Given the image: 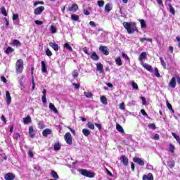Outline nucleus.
Listing matches in <instances>:
<instances>
[{
    "mask_svg": "<svg viewBox=\"0 0 180 180\" xmlns=\"http://www.w3.org/2000/svg\"><path fill=\"white\" fill-rule=\"evenodd\" d=\"M122 25L129 34H133L134 32H139V28H137V23L135 22H132V24L130 22H124Z\"/></svg>",
    "mask_w": 180,
    "mask_h": 180,
    "instance_id": "1",
    "label": "nucleus"
},
{
    "mask_svg": "<svg viewBox=\"0 0 180 180\" xmlns=\"http://www.w3.org/2000/svg\"><path fill=\"white\" fill-rule=\"evenodd\" d=\"M23 60L18 59L15 63V71L17 74H22L23 72Z\"/></svg>",
    "mask_w": 180,
    "mask_h": 180,
    "instance_id": "2",
    "label": "nucleus"
},
{
    "mask_svg": "<svg viewBox=\"0 0 180 180\" xmlns=\"http://www.w3.org/2000/svg\"><path fill=\"white\" fill-rule=\"evenodd\" d=\"M79 174L83 176H86V178H94L95 177V172L91 171H88L85 169H82L79 171Z\"/></svg>",
    "mask_w": 180,
    "mask_h": 180,
    "instance_id": "3",
    "label": "nucleus"
},
{
    "mask_svg": "<svg viewBox=\"0 0 180 180\" xmlns=\"http://www.w3.org/2000/svg\"><path fill=\"white\" fill-rule=\"evenodd\" d=\"M64 139L66 144H68L69 146L72 145V135H71V133L67 132L64 136Z\"/></svg>",
    "mask_w": 180,
    "mask_h": 180,
    "instance_id": "4",
    "label": "nucleus"
},
{
    "mask_svg": "<svg viewBox=\"0 0 180 180\" xmlns=\"http://www.w3.org/2000/svg\"><path fill=\"white\" fill-rule=\"evenodd\" d=\"M44 9H45L44 6H41L34 10V13L36 16L39 15H41L44 11Z\"/></svg>",
    "mask_w": 180,
    "mask_h": 180,
    "instance_id": "5",
    "label": "nucleus"
},
{
    "mask_svg": "<svg viewBox=\"0 0 180 180\" xmlns=\"http://www.w3.org/2000/svg\"><path fill=\"white\" fill-rule=\"evenodd\" d=\"M99 50L104 54V56H109V49H108V46L101 45L99 46Z\"/></svg>",
    "mask_w": 180,
    "mask_h": 180,
    "instance_id": "6",
    "label": "nucleus"
},
{
    "mask_svg": "<svg viewBox=\"0 0 180 180\" xmlns=\"http://www.w3.org/2000/svg\"><path fill=\"white\" fill-rule=\"evenodd\" d=\"M134 162H136L139 165H141V167H144V160H141V158L139 157H134L133 158Z\"/></svg>",
    "mask_w": 180,
    "mask_h": 180,
    "instance_id": "7",
    "label": "nucleus"
},
{
    "mask_svg": "<svg viewBox=\"0 0 180 180\" xmlns=\"http://www.w3.org/2000/svg\"><path fill=\"white\" fill-rule=\"evenodd\" d=\"M68 11L69 12H75L76 11H78V5L77 4H72L71 6L68 8Z\"/></svg>",
    "mask_w": 180,
    "mask_h": 180,
    "instance_id": "8",
    "label": "nucleus"
},
{
    "mask_svg": "<svg viewBox=\"0 0 180 180\" xmlns=\"http://www.w3.org/2000/svg\"><path fill=\"white\" fill-rule=\"evenodd\" d=\"M120 160L124 167H127L129 165V158H127L126 155L121 156Z\"/></svg>",
    "mask_w": 180,
    "mask_h": 180,
    "instance_id": "9",
    "label": "nucleus"
},
{
    "mask_svg": "<svg viewBox=\"0 0 180 180\" xmlns=\"http://www.w3.org/2000/svg\"><path fill=\"white\" fill-rule=\"evenodd\" d=\"M90 58L93 60V61H99V56H98V54L95 51H93L91 53Z\"/></svg>",
    "mask_w": 180,
    "mask_h": 180,
    "instance_id": "10",
    "label": "nucleus"
},
{
    "mask_svg": "<svg viewBox=\"0 0 180 180\" xmlns=\"http://www.w3.org/2000/svg\"><path fill=\"white\" fill-rule=\"evenodd\" d=\"M176 86V78L172 77L169 83V88H175Z\"/></svg>",
    "mask_w": 180,
    "mask_h": 180,
    "instance_id": "11",
    "label": "nucleus"
},
{
    "mask_svg": "<svg viewBox=\"0 0 180 180\" xmlns=\"http://www.w3.org/2000/svg\"><path fill=\"white\" fill-rule=\"evenodd\" d=\"M6 100L7 105H11V102H12V97L11 96V93L8 91L6 92Z\"/></svg>",
    "mask_w": 180,
    "mask_h": 180,
    "instance_id": "12",
    "label": "nucleus"
},
{
    "mask_svg": "<svg viewBox=\"0 0 180 180\" xmlns=\"http://www.w3.org/2000/svg\"><path fill=\"white\" fill-rule=\"evenodd\" d=\"M142 180H154V176L151 173L144 174L142 177Z\"/></svg>",
    "mask_w": 180,
    "mask_h": 180,
    "instance_id": "13",
    "label": "nucleus"
},
{
    "mask_svg": "<svg viewBox=\"0 0 180 180\" xmlns=\"http://www.w3.org/2000/svg\"><path fill=\"white\" fill-rule=\"evenodd\" d=\"M96 70L98 71L99 74H102L103 72V65L101 63H96Z\"/></svg>",
    "mask_w": 180,
    "mask_h": 180,
    "instance_id": "14",
    "label": "nucleus"
},
{
    "mask_svg": "<svg viewBox=\"0 0 180 180\" xmlns=\"http://www.w3.org/2000/svg\"><path fill=\"white\" fill-rule=\"evenodd\" d=\"M29 135L31 139H34L36 134H34V129H33V126L29 127Z\"/></svg>",
    "mask_w": 180,
    "mask_h": 180,
    "instance_id": "15",
    "label": "nucleus"
},
{
    "mask_svg": "<svg viewBox=\"0 0 180 180\" xmlns=\"http://www.w3.org/2000/svg\"><path fill=\"white\" fill-rule=\"evenodd\" d=\"M143 68H145V70H147V71H149V72H153L154 70H153V66L150 65L147 63H143L142 64Z\"/></svg>",
    "mask_w": 180,
    "mask_h": 180,
    "instance_id": "16",
    "label": "nucleus"
},
{
    "mask_svg": "<svg viewBox=\"0 0 180 180\" xmlns=\"http://www.w3.org/2000/svg\"><path fill=\"white\" fill-rule=\"evenodd\" d=\"M49 46L50 47H52V49L55 51H58L60 50V46H58V44H56V43H53V42H49Z\"/></svg>",
    "mask_w": 180,
    "mask_h": 180,
    "instance_id": "17",
    "label": "nucleus"
},
{
    "mask_svg": "<svg viewBox=\"0 0 180 180\" xmlns=\"http://www.w3.org/2000/svg\"><path fill=\"white\" fill-rule=\"evenodd\" d=\"M4 179L6 180H14L15 179V174L12 173H7L5 176Z\"/></svg>",
    "mask_w": 180,
    "mask_h": 180,
    "instance_id": "18",
    "label": "nucleus"
},
{
    "mask_svg": "<svg viewBox=\"0 0 180 180\" xmlns=\"http://www.w3.org/2000/svg\"><path fill=\"white\" fill-rule=\"evenodd\" d=\"M24 124H29V123H32V117L30 115H27L26 117L22 119Z\"/></svg>",
    "mask_w": 180,
    "mask_h": 180,
    "instance_id": "19",
    "label": "nucleus"
},
{
    "mask_svg": "<svg viewBox=\"0 0 180 180\" xmlns=\"http://www.w3.org/2000/svg\"><path fill=\"white\" fill-rule=\"evenodd\" d=\"M51 129L46 128L42 131V136H44V137H47V136H49V134H51Z\"/></svg>",
    "mask_w": 180,
    "mask_h": 180,
    "instance_id": "20",
    "label": "nucleus"
},
{
    "mask_svg": "<svg viewBox=\"0 0 180 180\" xmlns=\"http://www.w3.org/2000/svg\"><path fill=\"white\" fill-rule=\"evenodd\" d=\"M49 109L51 110H52L53 112H54L55 113H56V115H58V110H57V108H56V106L54 105V104H53V103H49Z\"/></svg>",
    "mask_w": 180,
    "mask_h": 180,
    "instance_id": "21",
    "label": "nucleus"
},
{
    "mask_svg": "<svg viewBox=\"0 0 180 180\" xmlns=\"http://www.w3.org/2000/svg\"><path fill=\"white\" fill-rule=\"evenodd\" d=\"M41 66L42 72H45L46 74H47V67L46 66V62L41 61Z\"/></svg>",
    "mask_w": 180,
    "mask_h": 180,
    "instance_id": "22",
    "label": "nucleus"
},
{
    "mask_svg": "<svg viewBox=\"0 0 180 180\" xmlns=\"http://www.w3.org/2000/svg\"><path fill=\"white\" fill-rule=\"evenodd\" d=\"M144 58H147V53L146 52H142L139 57V61H143Z\"/></svg>",
    "mask_w": 180,
    "mask_h": 180,
    "instance_id": "23",
    "label": "nucleus"
},
{
    "mask_svg": "<svg viewBox=\"0 0 180 180\" xmlns=\"http://www.w3.org/2000/svg\"><path fill=\"white\" fill-rule=\"evenodd\" d=\"M53 149L55 151H58L59 150H61V145H60L59 142H56L54 143Z\"/></svg>",
    "mask_w": 180,
    "mask_h": 180,
    "instance_id": "24",
    "label": "nucleus"
},
{
    "mask_svg": "<svg viewBox=\"0 0 180 180\" xmlns=\"http://www.w3.org/2000/svg\"><path fill=\"white\" fill-rule=\"evenodd\" d=\"M111 10H112V6L110 5V4L109 3L106 4L105 6V12H107V13H109Z\"/></svg>",
    "mask_w": 180,
    "mask_h": 180,
    "instance_id": "25",
    "label": "nucleus"
},
{
    "mask_svg": "<svg viewBox=\"0 0 180 180\" xmlns=\"http://www.w3.org/2000/svg\"><path fill=\"white\" fill-rule=\"evenodd\" d=\"M116 129L117 131H120V133H124V129H123V127L119 124H116Z\"/></svg>",
    "mask_w": 180,
    "mask_h": 180,
    "instance_id": "26",
    "label": "nucleus"
},
{
    "mask_svg": "<svg viewBox=\"0 0 180 180\" xmlns=\"http://www.w3.org/2000/svg\"><path fill=\"white\" fill-rule=\"evenodd\" d=\"M15 51V49H13L12 47L8 46L5 51L6 54L8 56V54H11V53H13Z\"/></svg>",
    "mask_w": 180,
    "mask_h": 180,
    "instance_id": "27",
    "label": "nucleus"
},
{
    "mask_svg": "<svg viewBox=\"0 0 180 180\" xmlns=\"http://www.w3.org/2000/svg\"><path fill=\"white\" fill-rule=\"evenodd\" d=\"M100 99L103 105H106L108 103V98H106V96H102Z\"/></svg>",
    "mask_w": 180,
    "mask_h": 180,
    "instance_id": "28",
    "label": "nucleus"
},
{
    "mask_svg": "<svg viewBox=\"0 0 180 180\" xmlns=\"http://www.w3.org/2000/svg\"><path fill=\"white\" fill-rule=\"evenodd\" d=\"M139 41L141 43H144V41H150V43H153V39L151 38H140Z\"/></svg>",
    "mask_w": 180,
    "mask_h": 180,
    "instance_id": "29",
    "label": "nucleus"
},
{
    "mask_svg": "<svg viewBox=\"0 0 180 180\" xmlns=\"http://www.w3.org/2000/svg\"><path fill=\"white\" fill-rule=\"evenodd\" d=\"M82 133H83L84 136H85L86 137H88V136H89V134H91V131H89V129H83Z\"/></svg>",
    "mask_w": 180,
    "mask_h": 180,
    "instance_id": "30",
    "label": "nucleus"
},
{
    "mask_svg": "<svg viewBox=\"0 0 180 180\" xmlns=\"http://www.w3.org/2000/svg\"><path fill=\"white\" fill-rule=\"evenodd\" d=\"M51 176L53 178V179H58L59 176L56 171L52 170L51 172Z\"/></svg>",
    "mask_w": 180,
    "mask_h": 180,
    "instance_id": "31",
    "label": "nucleus"
},
{
    "mask_svg": "<svg viewBox=\"0 0 180 180\" xmlns=\"http://www.w3.org/2000/svg\"><path fill=\"white\" fill-rule=\"evenodd\" d=\"M13 45L16 46L17 47H20V46H22V44L20 43V41L19 40L14 39L13 41Z\"/></svg>",
    "mask_w": 180,
    "mask_h": 180,
    "instance_id": "32",
    "label": "nucleus"
},
{
    "mask_svg": "<svg viewBox=\"0 0 180 180\" xmlns=\"http://www.w3.org/2000/svg\"><path fill=\"white\" fill-rule=\"evenodd\" d=\"M115 63L118 65V67H120V65H122L123 63L122 62V59L120 57H117L115 59Z\"/></svg>",
    "mask_w": 180,
    "mask_h": 180,
    "instance_id": "33",
    "label": "nucleus"
},
{
    "mask_svg": "<svg viewBox=\"0 0 180 180\" xmlns=\"http://www.w3.org/2000/svg\"><path fill=\"white\" fill-rule=\"evenodd\" d=\"M139 22L141 23V29H144L145 27H147V23H146V20H139Z\"/></svg>",
    "mask_w": 180,
    "mask_h": 180,
    "instance_id": "34",
    "label": "nucleus"
},
{
    "mask_svg": "<svg viewBox=\"0 0 180 180\" xmlns=\"http://www.w3.org/2000/svg\"><path fill=\"white\" fill-rule=\"evenodd\" d=\"M169 150L172 154H174L175 150V146H174L172 143H170L169 146Z\"/></svg>",
    "mask_w": 180,
    "mask_h": 180,
    "instance_id": "35",
    "label": "nucleus"
},
{
    "mask_svg": "<svg viewBox=\"0 0 180 180\" xmlns=\"http://www.w3.org/2000/svg\"><path fill=\"white\" fill-rule=\"evenodd\" d=\"M167 165L169 168H174V167H175V162L174 160H170L167 162Z\"/></svg>",
    "mask_w": 180,
    "mask_h": 180,
    "instance_id": "36",
    "label": "nucleus"
},
{
    "mask_svg": "<svg viewBox=\"0 0 180 180\" xmlns=\"http://www.w3.org/2000/svg\"><path fill=\"white\" fill-rule=\"evenodd\" d=\"M72 20H74L75 22H77L79 20V15H71Z\"/></svg>",
    "mask_w": 180,
    "mask_h": 180,
    "instance_id": "37",
    "label": "nucleus"
},
{
    "mask_svg": "<svg viewBox=\"0 0 180 180\" xmlns=\"http://www.w3.org/2000/svg\"><path fill=\"white\" fill-rule=\"evenodd\" d=\"M169 12L172 15H175V8L172 6L171 4H169Z\"/></svg>",
    "mask_w": 180,
    "mask_h": 180,
    "instance_id": "38",
    "label": "nucleus"
},
{
    "mask_svg": "<svg viewBox=\"0 0 180 180\" xmlns=\"http://www.w3.org/2000/svg\"><path fill=\"white\" fill-rule=\"evenodd\" d=\"M1 13L4 16H8V13L6 12V9H5V6L1 8Z\"/></svg>",
    "mask_w": 180,
    "mask_h": 180,
    "instance_id": "39",
    "label": "nucleus"
},
{
    "mask_svg": "<svg viewBox=\"0 0 180 180\" xmlns=\"http://www.w3.org/2000/svg\"><path fill=\"white\" fill-rule=\"evenodd\" d=\"M154 75L157 77V78H160V77H161L160 72L158 71V68H155L154 69Z\"/></svg>",
    "mask_w": 180,
    "mask_h": 180,
    "instance_id": "40",
    "label": "nucleus"
},
{
    "mask_svg": "<svg viewBox=\"0 0 180 180\" xmlns=\"http://www.w3.org/2000/svg\"><path fill=\"white\" fill-rule=\"evenodd\" d=\"M166 104H167L168 109H169V110H171V112H172V113H174V109L172 108V105H171V103H169V102H168V101H166Z\"/></svg>",
    "mask_w": 180,
    "mask_h": 180,
    "instance_id": "41",
    "label": "nucleus"
},
{
    "mask_svg": "<svg viewBox=\"0 0 180 180\" xmlns=\"http://www.w3.org/2000/svg\"><path fill=\"white\" fill-rule=\"evenodd\" d=\"M84 96H86V98H92V96H94V94H92L91 92L84 91Z\"/></svg>",
    "mask_w": 180,
    "mask_h": 180,
    "instance_id": "42",
    "label": "nucleus"
},
{
    "mask_svg": "<svg viewBox=\"0 0 180 180\" xmlns=\"http://www.w3.org/2000/svg\"><path fill=\"white\" fill-rule=\"evenodd\" d=\"M87 127L91 130H95V125H94V123H92V122H88L87 123Z\"/></svg>",
    "mask_w": 180,
    "mask_h": 180,
    "instance_id": "43",
    "label": "nucleus"
},
{
    "mask_svg": "<svg viewBox=\"0 0 180 180\" xmlns=\"http://www.w3.org/2000/svg\"><path fill=\"white\" fill-rule=\"evenodd\" d=\"M64 47L67 49V50H68L69 51H72V47L70 46V44L65 43L64 44Z\"/></svg>",
    "mask_w": 180,
    "mask_h": 180,
    "instance_id": "44",
    "label": "nucleus"
},
{
    "mask_svg": "<svg viewBox=\"0 0 180 180\" xmlns=\"http://www.w3.org/2000/svg\"><path fill=\"white\" fill-rule=\"evenodd\" d=\"M160 60L161 65H162L163 68H167V63H165V61L164 60L162 57H160Z\"/></svg>",
    "mask_w": 180,
    "mask_h": 180,
    "instance_id": "45",
    "label": "nucleus"
},
{
    "mask_svg": "<svg viewBox=\"0 0 180 180\" xmlns=\"http://www.w3.org/2000/svg\"><path fill=\"white\" fill-rule=\"evenodd\" d=\"M148 127H149V129H152V130H155V129H157V127L155 126V124H154V123L148 124Z\"/></svg>",
    "mask_w": 180,
    "mask_h": 180,
    "instance_id": "46",
    "label": "nucleus"
},
{
    "mask_svg": "<svg viewBox=\"0 0 180 180\" xmlns=\"http://www.w3.org/2000/svg\"><path fill=\"white\" fill-rule=\"evenodd\" d=\"M51 32L54 34L56 33H57V28L56 27H54V25H51Z\"/></svg>",
    "mask_w": 180,
    "mask_h": 180,
    "instance_id": "47",
    "label": "nucleus"
},
{
    "mask_svg": "<svg viewBox=\"0 0 180 180\" xmlns=\"http://www.w3.org/2000/svg\"><path fill=\"white\" fill-rule=\"evenodd\" d=\"M97 5L100 7L102 8L105 5V1L103 0H100L97 1Z\"/></svg>",
    "mask_w": 180,
    "mask_h": 180,
    "instance_id": "48",
    "label": "nucleus"
},
{
    "mask_svg": "<svg viewBox=\"0 0 180 180\" xmlns=\"http://www.w3.org/2000/svg\"><path fill=\"white\" fill-rule=\"evenodd\" d=\"M79 75V73H78V70H73V72H72L73 78H77V77H78Z\"/></svg>",
    "mask_w": 180,
    "mask_h": 180,
    "instance_id": "49",
    "label": "nucleus"
},
{
    "mask_svg": "<svg viewBox=\"0 0 180 180\" xmlns=\"http://www.w3.org/2000/svg\"><path fill=\"white\" fill-rule=\"evenodd\" d=\"M172 134L173 137H174L176 139V141H178V143L180 144V138H179V136H178V135H176V134H175L174 132L172 133Z\"/></svg>",
    "mask_w": 180,
    "mask_h": 180,
    "instance_id": "50",
    "label": "nucleus"
},
{
    "mask_svg": "<svg viewBox=\"0 0 180 180\" xmlns=\"http://www.w3.org/2000/svg\"><path fill=\"white\" fill-rule=\"evenodd\" d=\"M28 155L30 158L34 157V154H33V150H32V149H28Z\"/></svg>",
    "mask_w": 180,
    "mask_h": 180,
    "instance_id": "51",
    "label": "nucleus"
},
{
    "mask_svg": "<svg viewBox=\"0 0 180 180\" xmlns=\"http://www.w3.org/2000/svg\"><path fill=\"white\" fill-rule=\"evenodd\" d=\"M45 53L46 56H48V57H51V56H53V53L51 52V51H50L49 49H47Z\"/></svg>",
    "mask_w": 180,
    "mask_h": 180,
    "instance_id": "52",
    "label": "nucleus"
},
{
    "mask_svg": "<svg viewBox=\"0 0 180 180\" xmlns=\"http://www.w3.org/2000/svg\"><path fill=\"white\" fill-rule=\"evenodd\" d=\"M131 85L134 89H136V91L139 89V86L137 85V83L133 82Z\"/></svg>",
    "mask_w": 180,
    "mask_h": 180,
    "instance_id": "53",
    "label": "nucleus"
},
{
    "mask_svg": "<svg viewBox=\"0 0 180 180\" xmlns=\"http://www.w3.org/2000/svg\"><path fill=\"white\" fill-rule=\"evenodd\" d=\"M83 51L85 53V54H87V56L91 55V53H89V50L86 47L83 48Z\"/></svg>",
    "mask_w": 180,
    "mask_h": 180,
    "instance_id": "54",
    "label": "nucleus"
},
{
    "mask_svg": "<svg viewBox=\"0 0 180 180\" xmlns=\"http://www.w3.org/2000/svg\"><path fill=\"white\" fill-rule=\"evenodd\" d=\"M32 91H34V89L36 88V83L34 82V77L32 76Z\"/></svg>",
    "mask_w": 180,
    "mask_h": 180,
    "instance_id": "55",
    "label": "nucleus"
},
{
    "mask_svg": "<svg viewBox=\"0 0 180 180\" xmlns=\"http://www.w3.org/2000/svg\"><path fill=\"white\" fill-rule=\"evenodd\" d=\"M141 113H142L143 116H145L146 117H148V114L146 112V110L141 109Z\"/></svg>",
    "mask_w": 180,
    "mask_h": 180,
    "instance_id": "56",
    "label": "nucleus"
},
{
    "mask_svg": "<svg viewBox=\"0 0 180 180\" xmlns=\"http://www.w3.org/2000/svg\"><path fill=\"white\" fill-rule=\"evenodd\" d=\"M37 5H44V1H35L34 3V6H37Z\"/></svg>",
    "mask_w": 180,
    "mask_h": 180,
    "instance_id": "57",
    "label": "nucleus"
},
{
    "mask_svg": "<svg viewBox=\"0 0 180 180\" xmlns=\"http://www.w3.org/2000/svg\"><path fill=\"white\" fill-rule=\"evenodd\" d=\"M72 85L75 86V89H79V86H81V84L77 83H72Z\"/></svg>",
    "mask_w": 180,
    "mask_h": 180,
    "instance_id": "58",
    "label": "nucleus"
},
{
    "mask_svg": "<svg viewBox=\"0 0 180 180\" xmlns=\"http://www.w3.org/2000/svg\"><path fill=\"white\" fill-rule=\"evenodd\" d=\"M120 109H121V110H124L126 109V108L124 107V103H121L120 104Z\"/></svg>",
    "mask_w": 180,
    "mask_h": 180,
    "instance_id": "59",
    "label": "nucleus"
},
{
    "mask_svg": "<svg viewBox=\"0 0 180 180\" xmlns=\"http://www.w3.org/2000/svg\"><path fill=\"white\" fill-rule=\"evenodd\" d=\"M141 101H142V104H143V105H146V104L147 103V100L146 99V97L141 96Z\"/></svg>",
    "mask_w": 180,
    "mask_h": 180,
    "instance_id": "60",
    "label": "nucleus"
},
{
    "mask_svg": "<svg viewBox=\"0 0 180 180\" xmlns=\"http://www.w3.org/2000/svg\"><path fill=\"white\" fill-rule=\"evenodd\" d=\"M42 103H47V98L46 96H42Z\"/></svg>",
    "mask_w": 180,
    "mask_h": 180,
    "instance_id": "61",
    "label": "nucleus"
},
{
    "mask_svg": "<svg viewBox=\"0 0 180 180\" xmlns=\"http://www.w3.org/2000/svg\"><path fill=\"white\" fill-rule=\"evenodd\" d=\"M16 19H19V15L18 14H13V20H16Z\"/></svg>",
    "mask_w": 180,
    "mask_h": 180,
    "instance_id": "62",
    "label": "nucleus"
},
{
    "mask_svg": "<svg viewBox=\"0 0 180 180\" xmlns=\"http://www.w3.org/2000/svg\"><path fill=\"white\" fill-rule=\"evenodd\" d=\"M122 57H123V58H125L126 60H130V58H129L127 54H126L124 53H122Z\"/></svg>",
    "mask_w": 180,
    "mask_h": 180,
    "instance_id": "63",
    "label": "nucleus"
},
{
    "mask_svg": "<svg viewBox=\"0 0 180 180\" xmlns=\"http://www.w3.org/2000/svg\"><path fill=\"white\" fill-rule=\"evenodd\" d=\"M83 12H84V13L85 15H86L87 16L91 14V13H89V11H88V9H84V10L83 11Z\"/></svg>",
    "mask_w": 180,
    "mask_h": 180,
    "instance_id": "64",
    "label": "nucleus"
}]
</instances>
